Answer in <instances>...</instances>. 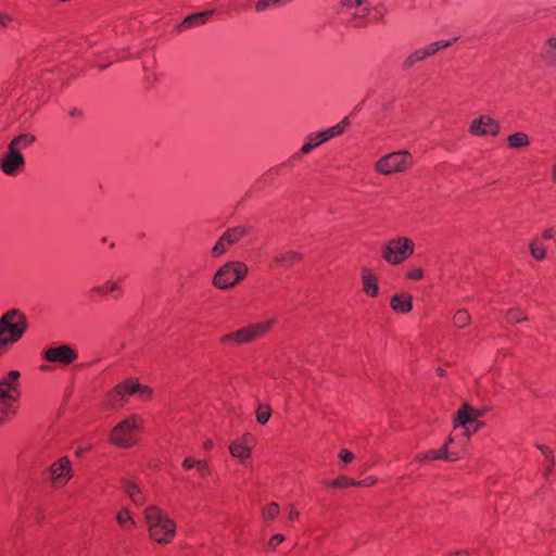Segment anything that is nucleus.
Returning a JSON list of instances; mask_svg holds the SVG:
<instances>
[{"mask_svg": "<svg viewBox=\"0 0 556 556\" xmlns=\"http://www.w3.org/2000/svg\"><path fill=\"white\" fill-rule=\"evenodd\" d=\"M143 518L151 540L162 545L174 541L177 525L164 509L149 505L143 510Z\"/></svg>", "mask_w": 556, "mask_h": 556, "instance_id": "obj_1", "label": "nucleus"}, {"mask_svg": "<svg viewBox=\"0 0 556 556\" xmlns=\"http://www.w3.org/2000/svg\"><path fill=\"white\" fill-rule=\"evenodd\" d=\"M28 321L18 308H11L0 317V356L7 353L26 333Z\"/></svg>", "mask_w": 556, "mask_h": 556, "instance_id": "obj_2", "label": "nucleus"}, {"mask_svg": "<svg viewBox=\"0 0 556 556\" xmlns=\"http://www.w3.org/2000/svg\"><path fill=\"white\" fill-rule=\"evenodd\" d=\"M21 374L10 370L0 379V426L16 415L21 397Z\"/></svg>", "mask_w": 556, "mask_h": 556, "instance_id": "obj_3", "label": "nucleus"}, {"mask_svg": "<svg viewBox=\"0 0 556 556\" xmlns=\"http://www.w3.org/2000/svg\"><path fill=\"white\" fill-rule=\"evenodd\" d=\"M143 427L142 417L132 414L113 427L110 432V442L117 447L129 448L139 441Z\"/></svg>", "mask_w": 556, "mask_h": 556, "instance_id": "obj_4", "label": "nucleus"}, {"mask_svg": "<svg viewBox=\"0 0 556 556\" xmlns=\"http://www.w3.org/2000/svg\"><path fill=\"white\" fill-rule=\"evenodd\" d=\"M274 324V319L250 324L236 331L220 336L218 342L220 345L226 348H235L248 344L264 337L271 329Z\"/></svg>", "mask_w": 556, "mask_h": 556, "instance_id": "obj_5", "label": "nucleus"}, {"mask_svg": "<svg viewBox=\"0 0 556 556\" xmlns=\"http://www.w3.org/2000/svg\"><path fill=\"white\" fill-rule=\"evenodd\" d=\"M483 415L482 409L464 404L456 413L451 437H454V440L462 437V443L465 444L473 433L483 427V422L479 420Z\"/></svg>", "mask_w": 556, "mask_h": 556, "instance_id": "obj_6", "label": "nucleus"}, {"mask_svg": "<svg viewBox=\"0 0 556 556\" xmlns=\"http://www.w3.org/2000/svg\"><path fill=\"white\" fill-rule=\"evenodd\" d=\"M415 251L414 241L404 236H396L386 241L381 248V257L390 265H400L408 260Z\"/></svg>", "mask_w": 556, "mask_h": 556, "instance_id": "obj_7", "label": "nucleus"}, {"mask_svg": "<svg viewBox=\"0 0 556 556\" xmlns=\"http://www.w3.org/2000/svg\"><path fill=\"white\" fill-rule=\"evenodd\" d=\"M248 275V266L239 261L224 264L214 275L213 285L217 289H229L240 283Z\"/></svg>", "mask_w": 556, "mask_h": 556, "instance_id": "obj_8", "label": "nucleus"}, {"mask_svg": "<svg viewBox=\"0 0 556 556\" xmlns=\"http://www.w3.org/2000/svg\"><path fill=\"white\" fill-rule=\"evenodd\" d=\"M413 166V155L408 151H395L381 156L375 164V170L390 176L403 173Z\"/></svg>", "mask_w": 556, "mask_h": 556, "instance_id": "obj_9", "label": "nucleus"}, {"mask_svg": "<svg viewBox=\"0 0 556 556\" xmlns=\"http://www.w3.org/2000/svg\"><path fill=\"white\" fill-rule=\"evenodd\" d=\"M350 125L349 117H344L339 124L329 127L319 132L309 134L306 137L305 143L301 148V153L307 154L316 147L328 141L331 138L342 135L346 127Z\"/></svg>", "mask_w": 556, "mask_h": 556, "instance_id": "obj_10", "label": "nucleus"}, {"mask_svg": "<svg viewBox=\"0 0 556 556\" xmlns=\"http://www.w3.org/2000/svg\"><path fill=\"white\" fill-rule=\"evenodd\" d=\"M135 393H139L141 399H149L152 391L147 386H141L136 381H126L124 383L117 384L109 394H108V404L112 407H117L121 405L122 400L126 395H131Z\"/></svg>", "mask_w": 556, "mask_h": 556, "instance_id": "obj_11", "label": "nucleus"}, {"mask_svg": "<svg viewBox=\"0 0 556 556\" xmlns=\"http://www.w3.org/2000/svg\"><path fill=\"white\" fill-rule=\"evenodd\" d=\"M48 475L53 489L64 488L74 476L72 462L67 456L58 458L49 467Z\"/></svg>", "mask_w": 556, "mask_h": 556, "instance_id": "obj_12", "label": "nucleus"}, {"mask_svg": "<svg viewBox=\"0 0 556 556\" xmlns=\"http://www.w3.org/2000/svg\"><path fill=\"white\" fill-rule=\"evenodd\" d=\"M42 357L61 367L73 364L78 358V352L70 344L51 345L42 351Z\"/></svg>", "mask_w": 556, "mask_h": 556, "instance_id": "obj_13", "label": "nucleus"}, {"mask_svg": "<svg viewBox=\"0 0 556 556\" xmlns=\"http://www.w3.org/2000/svg\"><path fill=\"white\" fill-rule=\"evenodd\" d=\"M468 131L475 137H496L501 131V126L498 121L483 114L470 122Z\"/></svg>", "mask_w": 556, "mask_h": 556, "instance_id": "obj_14", "label": "nucleus"}, {"mask_svg": "<svg viewBox=\"0 0 556 556\" xmlns=\"http://www.w3.org/2000/svg\"><path fill=\"white\" fill-rule=\"evenodd\" d=\"M248 235V230L243 226H237L227 229L211 250L213 257H219L226 253L231 245L239 242Z\"/></svg>", "mask_w": 556, "mask_h": 556, "instance_id": "obj_15", "label": "nucleus"}, {"mask_svg": "<svg viewBox=\"0 0 556 556\" xmlns=\"http://www.w3.org/2000/svg\"><path fill=\"white\" fill-rule=\"evenodd\" d=\"M369 12V3L366 0H342L341 13L354 22L355 26L364 24Z\"/></svg>", "mask_w": 556, "mask_h": 556, "instance_id": "obj_16", "label": "nucleus"}, {"mask_svg": "<svg viewBox=\"0 0 556 556\" xmlns=\"http://www.w3.org/2000/svg\"><path fill=\"white\" fill-rule=\"evenodd\" d=\"M254 446V437L250 433H245L229 444V453L241 464L245 465V462L251 458Z\"/></svg>", "mask_w": 556, "mask_h": 556, "instance_id": "obj_17", "label": "nucleus"}, {"mask_svg": "<svg viewBox=\"0 0 556 556\" xmlns=\"http://www.w3.org/2000/svg\"><path fill=\"white\" fill-rule=\"evenodd\" d=\"M25 167V159L22 153L8 148L0 160V168L7 176H17Z\"/></svg>", "mask_w": 556, "mask_h": 556, "instance_id": "obj_18", "label": "nucleus"}, {"mask_svg": "<svg viewBox=\"0 0 556 556\" xmlns=\"http://www.w3.org/2000/svg\"><path fill=\"white\" fill-rule=\"evenodd\" d=\"M361 279L363 291L367 296L376 298L379 294L378 277L368 267L361 269Z\"/></svg>", "mask_w": 556, "mask_h": 556, "instance_id": "obj_19", "label": "nucleus"}, {"mask_svg": "<svg viewBox=\"0 0 556 556\" xmlns=\"http://www.w3.org/2000/svg\"><path fill=\"white\" fill-rule=\"evenodd\" d=\"M123 281L124 278H118L116 280H108L103 285L93 287L90 292L99 295H109L112 294L114 299H118L123 296Z\"/></svg>", "mask_w": 556, "mask_h": 556, "instance_id": "obj_20", "label": "nucleus"}, {"mask_svg": "<svg viewBox=\"0 0 556 556\" xmlns=\"http://www.w3.org/2000/svg\"><path fill=\"white\" fill-rule=\"evenodd\" d=\"M454 437H450V439L444 443L441 448L430 450L422 455L421 460H435V459H445V460H456L459 455L455 452H448V446L454 442Z\"/></svg>", "mask_w": 556, "mask_h": 556, "instance_id": "obj_21", "label": "nucleus"}, {"mask_svg": "<svg viewBox=\"0 0 556 556\" xmlns=\"http://www.w3.org/2000/svg\"><path fill=\"white\" fill-rule=\"evenodd\" d=\"M185 470L195 469L201 479H206L212 473V468L206 459H198L193 456H187L181 464Z\"/></svg>", "mask_w": 556, "mask_h": 556, "instance_id": "obj_22", "label": "nucleus"}, {"mask_svg": "<svg viewBox=\"0 0 556 556\" xmlns=\"http://www.w3.org/2000/svg\"><path fill=\"white\" fill-rule=\"evenodd\" d=\"M540 58L546 66L556 67V37H548L542 42Z\"/></svg>", "mask_w": 556, "mask_h": 556, "instance_id": "obj_23", "label": "nucleus"}, {"mask_svg": "<svg viewBox=\"0 0 556 556\" xmlns=\"http://www.w3.org/2000/svg\"><path fill=\"white\" fill-rule=\"evenodd\" d=\"M390 306L395 313H409L413 309V298L407 293L395 294L390 300Z\"/></svg>", "mask_w": 556, "mask_h": 556, "instance_id": "obj_24", "label": "nucleus"}, {"mask_svg": "<svg viewBox=\"0 0 556 556\" xmlns=\"http://www.w3.org/2000/svg\"><path fill=\"white\" fill-rule=\"evenodd\" d=\"M123 490L135 505L141 506L146 502V495L143 491L134 481H123Z\"/></svg>", "mask_w": 556, "mask_h": 556, "instance_id": "obj_25", "label": "nucleus"}, {"mask_svg": "<svg viewBox=\"0 0 556 556\" xmlns=\"http://www.w3.org/2000/svg\"><path fill=\"white\" fill-rule=\"evenodd\" d=\"M213 14V11H205L200 13H194L187 16L180 24L179 29L184 30L187 28H191L194 26L203 25L208 20V17Z\"/></svg>", "mask_w": 556, "mask_h": 556, "instance_id": "obj_26", "label": "nucleus"}, {"mask_svg": "<svg viewBox=\"0 0 556 556\" xmlns=\"http://www.w3.org/2000/svg\"><path fill=\"white\" fill-rule=\"evenodd\" d=\"M36 141V137L31 134H22L15 137L9 144L8 148L15 152L22 153L23 150L33 146Z\"/></svg>", "mask_w": 556, "mask_h": 556, "instance_id": "obj_27", "label": "nucleus"}, {"mask_svg": "<svg viewBox=\"0 0 556 556\" xmlns=\"http://www.w3.org/2000/svg\"><path fill=\"white\" fill-rule=\"evenodd\" d=\"M116 522L119 526V528L122 529V531H125V532H130L136 527V521L132 518L129 509H127V508H122L117 511Z\"/></svg>", "mask_w": 556, "mask_h": 556, "instance_id": "obj_28", "label": "nucleus"}, {"mask_svg": "<svg viewBox=\"0 0 556 556\" xmlns=\"http://www.w3.org/2000/svg\"><path fill=\"white\" fill-rule=\"evenodd\" d=\"M457 37L447 39V40H438L431 43L426 45L425 47H421L424 52L426 53L427 59L430 56L435 55L441 50L447 49L451 47L454 42L457 41Z\"/></svg>", "mask_w": 556, "mask_h": 556, "instance_id": "obj_29", "label": "nucleus"}, {"mask_svg": "<svg viewBox=\"0 0 556 556\" xmlns=\"http://www.w3.org/2000/svg\"><path fill=\"white\" fill-rule=\"evenodd\" d=\"M507 146L510 149H523L529 147L530 138L523 131H516L506 138Z\"/></svg>", "mask_w": 556, "mask_h": 556, "instance_id": "obj_30", "label": "nucleus"}, {"mask_svg": "<svg viewBox=\"0 0 556 556\" xmlns=\"http://www.w3.org/2000/svg\"><path fill=\"white\" fill-rule=\"evenodd\" d=\"M302 260V255L299 252L287 251L278 254L275 257V262L286 267L299 263Z\"/></svg>", "mask_w": 556, "mask_h": 556, "instance_id": "obj_31", "label": "nucleus"}, {"mask_svg": "<svg viewBox=\"0 0 556 556\" xmlns=\"http://www.w3.org/2000/svg\"><path fill=\"white\" fill-rule=\"evenodd\" d=\"M280 507L277 503H268L266 504L261 511L263 521L268 525L276 519L279 515Z\"/></svg>", "mask_w": 556, "mask_h": 556, "instance_id": "obj_32", "label": "nucleus"}, {"mask_svg": "<svg viewBox=\"0 0 556 556\" xmlns=\"http://www.w3.org/2000/svg\"><path fill=\"white\" fill-rule=\"evenodd\" d=\"M427 59L426 53L422 48H418L414 50L410 54H408L403 61L402 67L404 70H408L413 67L416 63L422 62Z\"/></svg>", "mask_w": 556, "mask_h": 556, "instance_id": "obj_33", "label": "nucleus"}, {"mask_svg": "<svg viewBox=\"0 0 556 556\" xmlns=\"http://www.w3.org/2000/svg\"><path fill=\"white\" fill-rule=\"evenodd\" d=\"M505 319L510 324L520 323L528 319V314L520 307H513L506 312Z\"/></svg>", "mask_w": 556, "mask_h": 556, "instance_id": "obj_34", "label": "nucleus"}, {"mask_svg": "<svg viewBox=\"0 0 556 556\" xmlns=\"http://www.w3.org/2000/svg\"><path fill=\"white\" fill-rule=\"evenodd\" d=\"M470 321L471 316L466 309H458L453 316V324L459 329L467 327Z\"/></svg>", "mask_w": 556, "mask_h": 556, "instance_id": "obj_35", "label": "nucleus"}, {"mask_svg": "<svg viewBox=\"0 0 556 556\" xmlns=\"http://www.w3.org/2000/svg\"><path fill=\"white\" fill-rule=\"evenodd\" d=\"M530 253L535 260L542 261L546 256V248L539 240H533L530 243Z\"/></svg>", "mask_w": 556, "mask_h": 556, "instance_id": "obj_36", "label": "nucleus"}, {"mask_svg": "<svg viewBox=\"0 0 556 556\" xmlns=\"http://www.w3.org/2000/svg\"><path fill=\"white\" fill-rule=\"evenodd\" d=\"M328 485L331 488H337V489H345L349 486H355V480H353L346 476H340V477L336 478L334 480L330 481L328 483Z\"/></svg>", "mask_w": 556, "mask_h": 556, "instance_id": "obj_37", "label": "nucleus"}, {"mask_svg": "<svg viewBox=\"0 0 556 556\" xmlns=\"http://www.w3.org/2000/svg\"><path fill=\"white\" fill-rule=\"evenodd\" d=\"M540 450L542 451V454L544 456V466H545L544 476L547 477L553 469L554 457L552 455V451L548 447L541 446Z\"/></svg>", "mask_w": 556, "mask_h": 556, "instance_id": "obj_38", "label": "nucleus"}, {"mask_svg": "<svg viewBox=\"0 0 556 556\" xmlns=\"http://www.w3.org/2000/svg\"><path fill=\"white\" fill-rule=\"evenodd\" d=\"M270 417V410L268 407L260 406L256 410V419L260 424L265 425Z\"/></svg>", "mask_w": 556, "mask_h": 556, "instance_id": "obj_39", "label": "nucleus"}, {"mask_svg": "<svg viewBox=\"0 0 556 556\" xmlns=\"http://www.w3.org/2000/svg\"><path fill=\"white\" fill-rule=\"evenodd\" d=\"M279 5L277 0H258L255 3V10L257 12H263L267 10L268 8Z\"/></svg>", "mask_w": 556, "mask_h": 556, "instance_id": "obj_40", "label": "nucleus"}, {"mask_svg": "<svg viewBox=\"0 0 556 556\" xmlns=\"http://www.w3.org/2000/svg\"><path fill=\"white\" fill-rule=\"evenodd\" d=\"M13 16L5 11H0V29H8L13 22Z\"/></svg>", "mask_w": 556, "mask_h": 556, "instance_id": "obj_41", "label": "nucleus"}, {"mask_svg": "<svg viewBox=\"0 0 556 556\" xmlns=\"http://www.w3.org/2000/svg\"><path fill=\"white\" fill-rule=\"evenodd\" d=\"M406 278L409 280H421L424 278V271L421 268H412L406 273Z\"/></svg>", "mask_w": 556, "mask_h": 556, "instance_id": "obj_42", "label": "nucleus"}, {"mask_svg": "<svg viewBox=\"0 0 556 556\" xmlns=\"http://www.w3.org/2000/svg\"><path fill=\"white\" fill-rule=\"evenodd\" d=\"M285 541V535L282 534H275L273 535L267 545L270 549H275L277 546H279Z\"/></svg>", "mask_w": 556, "mask_h": 556, "instance_id": "obj_43", "label": "nucleus"}, {"mask_svg": "<svg viewBox=\"0 0 556 556\" xmlns=\"http://www.w3.org/2000/svg\"><path fill=\"white\" fill-rule=\"evenodd\" d=\"M339 458L344 463L349 464L354 459V454L349 450H341L339 453Z\"/></svg>", "mask_w": 556, "mask_h": 556, "instance_id": "obj_44", "label": "nucleus"}, {"mask_svg": "<svg viewBox=\"0 0 556 556\" xmlns=\"http://www.w3.org/2000/svg\"><path fill=\"white\" fill-rule=\"evenodd\" d=\"M376 482V478L367 477L364 480L355 481V486L367 488L374 485Z\"/></svg>", "mask_w": 556, "mask_h": 556, "instance_id": "obj_45", "label": "nucleus"}, {"mask_svg": "<svg viewBox=\"0 0 556 556\" xmlns=\"http://www.w3.org/2000/svg\"><path fill=\"white\" fill-rule=\"evenodd\" d=\"M555 237V231L553 228H547L542 232V239L552 240Z\"/></svg>", "mask_w": 556, "mask_h": 556, "instance_id": "obj_46", "label": "nucleus"}, {"mask_svg": "<svg viewBox=\"0 0 556 556\" xmlns=\"http://www.w3.org/2000/svg\"><path fill=\"white\" fill-rule=\"evenodd\" d=\"M300 516V513L298 509H295L294 507H291L290 511H289V515H288V518L290 520H296Z\"/></svg>", "mask_w": 556, "mask_h": 556, "instance_id": "obj_47", "label": "nucleus"}, {"mask_svg": "<svg viewBox=\"0 0 556 556\" xmlns=\"http://www.w3.org/2000/svg\"><path fill=\"white\" fill-rule=\"evenodd\" d=\"M551 178L552 181L556 185V162L552 166Z\"/></svg>", "mask_w": 556, "mask_h": 556, "instance_id": "obj_48", "label": "nucleus"}, {"mask_svg": "<svg viewBox=\"0 0 556 556\" xmlns=\"http://www.w3.org/2000/svg\"><path fill=\"white\" fill-rule=\"evenodd\" d=\"M204 448L205 450H211L212 446H213V441L212 440H206L203 444Z\"/></svg>", "mask_w": 556, "mask_h": 556, "instance_id": "obj_49", "label": "nucleus"}, {"mask_svg": "<svg viewBox=\"0 0 556 556\" xmlns=\"http://www.w3.org/2000/svg\"><path fill=\"white\" fill-rule=\"evenodd\" d=\"M454 556H469L467 552H458Z\"/></svg>", "mask_w": 556, "mask_h": 556, "instance_id": "obj_50", "label": "nucleus"}, {"mask_svg": "<svg viewBox=\"0 0 556 556\" xmlns=\"http://www.w3.org/2000/svg\"><path fill=\"white\" fill-rule=\"evenodd\" d=\"M40 369H41V370H47V369H48V367H46V366H40Z\"/></svg>", "mask_w": 556, "mask_h": 556, "instance_id": "obj_51", "label": "nucleus"}, {"mask_svg": "<svg viewBox=\"0 0 556 556\" xmlns=\"http://www.w3.org/2000/svg\"><path fill=\"white\" fill-rule=\"evenodd\" d=\"M554 119L556 121V112L554 113Z\"/></svg>", "mask_w": 556, "mask_h": 556, "instance_id": "obj_52", "label": "nucleus"}]
</instances>
